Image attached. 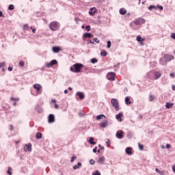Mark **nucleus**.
Instances as JSON below:
<instances>
[{"instance_id": "41", "label": "nucleus", "mask_w": 175, "mask_h": 175, "mask_svg": "<svg viewBox=\"0 0 175 175\" xmlns=\"http://www.w3.org/2000/svg\"><path fill=\"white\" fill-rule=\"evenodd\" d=\"M150 102H152L154 100V96L150 95L149 97Z\"/></svg>"}, {"instance_id": "39", "label": "nucleus", "mask_w": 175, "mask_h": 175, "mask_svg": "<svg viewBox=\"0 0 175 175\" xmlns=\"http://www.w3.org/2000/svg\"><path fill=\"white\" fill-rule=\"evenodd\" d=\"M110 47H111V42L107 41V48L110 49Z\"/></svg>"}, {"instance_id": "33", "label": "nucleus", "mask_w": 175, "mask_h": 175, "mask_svg": "<svg viewBox=\"0 0 175 175\" xmlns=\"http://www.w3.org/2000/svg\"><path fill=\"white\" fill-rule=\"evenodd\" d=\"M138 146L139 150H141L142 151H143V150H144V146L142 145L140 143L138 144Z\"/></svg>"}, {"instance_id": "52", "label": "nucleus", "mask_w": 175, "mask_h": 175, "mask_svg": "<svg viewBox=\"0 0 175 175\" xmlns=\"http://www.w3.org/2000/svg\"><path fill=\"white\" fill-rule=\"evenodd\" d=\"M97 149H98V147H95L94 149H93V152H96V151H97Z\"/></svg>"}, {"instance_id": "34", "label": "nucleus", "mask_w": 175, "mask_h": 175, "mask_svg": "<svg viewBox=\"0 0 175 175\" xmlns=\"http://www.w3.org/2000/svg\"><path fill=\"white\" fill-rule=\"evenodd\" d=\"M25 65V63L23 61H20L19 62V66L23 68Z\"/></svg>"}, {"instance_id": "4", "label": "nucleus", "mask_w": 175, "mask_h": 175, "mask_svg": "<svg viewBox=\"0 0 175 175\" xmlns=\"http://www.w3.org/2000/svg\"><path fill=\"white\" fill-rule=\"evenodd\" d=\"M135 25H142L143 24H145L146 20L142 18H138L136 20L133 21V22Z\"/></svg>"}, {"instance_id": "8", "label": "nucleus", "mask_w": 175, "mask_h": 175, "mask_svg": "<svg viewBox=\"0 0 175 175\" xmlns=\"http://www.w3.org/2000/svg\"><path fill=\"white\" fill-rule=\"evenodd\" d=\"M57 64H58V62L55 59H53V60L51 61L50 62L46 63L45 65L47 68H51V66H53V65H57Z\"/></svg>"}, {"instance_id": "2", "label": "nucleus", "mask_w": 175, "mask_h": 175, "mask_svg": "<svg viewBox=\"0 0 175 175\" xmlns=\"http://www.w3.org/2000/svg\"><path fill=\"white\" fill-rule=\"evenodd\" d=\"M61 27V24L58 21H53L49 24L51 31H58Z\"/></svg>"}, {"instance_id": "16", "label": "nucleus", "mask_w": 175, "mask_h": 175, "mask_svg": "<svg viewBox=\"0 0 175 175\" xmlns=\"http://www.w3.org/2000/svg\"><path fill=\"white\" fill-rule=\"evenodd\" d=\"M154 76L155 80H158V79H159L162 76V74H161V72H155Z\"/></svg>"}, {"instance_id": "51", "label": "nucleus", "mask_w": 175, "mask_h": 175, "mask_svg": "<svg viewBox=\"0 0 175 175\" xmlns=\"http://www.w3.org/2000/svg\"><path fill=\"white\" fill-rule=\"evenodd\" d=\"M171 38L172 39H175V33H172Z\"/></svg>"}, {"instance_id": "20", "label": "nucleus", "mask_w": 175, "mask_h": 175, "mask_svg": "<svg viewBox=\"0 0 175 175\" xmlns=\"http://www.w3.org/2000/svg\"><path fill=\"white\" fill-rule=\"evenodd\" d=\"M52 50L53 53H59V51H61L59 46H54Z\"/></svg>"}, {"instance_id": "35", "label": "nucleus", "mask_w": 175, "mask_h": 175, "mask_svg": "<svg viewBox=\"0 0 175 175\" xmlns=\"http://www.w3.org/2000/svg\"><path fill=\"white\" fill-rule=\"evenodd\" d=\"M7 173L9 174V175H12V167H8V170L7 171Z\"/></svg>"}, {"instance_id": "25", "label": "nucleus", "mask_w": 175, "mask_h": 175, "mask_svg": "<svg viewBox=\"0 0 175 175\" xmlns=\"http://www.w3.org/2000/svg\"><path fill=\"white\" fill-rule=\"evenodd\" d=\"M125 103L126 105H131V103H132V102L131 101V98H129V96L126 97Z\"/></svg>"}, {"instance_id": "14", "label": "nucleus", "mask_w": 175, "mask_h": 175, "mask_svg": "<svg viewBox=\"0 0 175 175\" xmlns=\"http://www.w3.org/2000/svg\"><path fill=\"white\" fill-rule=\"evenodd\" d=\"M35 110L36 111H37L38 113H43V109L40 107L39 105H36L35 107Z\"/></svg>"}, {"instance_id": "9", "label": "nucleus", "mask_w": 175, "mask_h": 175, "mask_svg": "<svg viewBox=\"0 0 175 175\" xmlns=\"http://www.w3.org/2000/svg\"><path fill=\"white\" fill-rule=\"evenodd\" d=\"M48 122L49 124H53V122H55V116L54 114H49L48 118Z\"/></svg>"}, {"instance_id": "22", "label": "nucleus", "mask_w": 175, "mask_h": 175, "mask_svg": "<svg viewBox=\"0 0 175 175\" xmlns=\"http://www.w3.org/2000/svg\"><path fill=\"white\" fill-rule=\"evenodd\" d=\"M173 106H174V104L173 103H166L165 104L166 109H170L171 107H173Z\"/></svg>"}, {"instance_id": "13", "label": "nucleus", "mask_w": 175, "mask_h": 175, "mask_svg": "<svg viewBox=\"0 0 175 175\" xmlns=\"http://www.w3.org/2000/svg\"><path fill=\"white\" fill-rule=\"evenodd\" d=\"M109 125V122L107 120H103L102 123L100 124L101 128H106Z\"/></svg>"}, {"instance_id": "31", "label": "nucleus", "mask_w": 175, "mask_h": 175, "mask_svg": "<svg viewBox=\"0 0 175 175\" xmlns=\"http://www.w3.org/2000/svg\"><path fill=\"white\" fill-rule=\"evenodd\" d=\"M100 55H102L103 57H106V55H107V52L106 51H101Z\"/></svg>"}, {"instance_id": "23", "label": "nucleus", "mask_w": 175, "mask_h": 175, "mask_svg": "<svg viewBox=\"0 0 175 175\" xmlns=\"http://www.w3.org/2000/svg\"><path fill=\"white\" fill-rule=\"evenodd\" d=\"M102 118H106V116H105L104 114H100L96 117V120H102Z\"/></svg>"}, {"instance_id": "49", "label": "nucleus", "mask_w": 175, "mask_h": 175, "mask_svg": "<svg viewBox=\"0 0 175 175\" xmlns=\"http://www.w3.org/2000/svg\"><path fill=\"white\" fill-rule=\"evenodd\" d=\"M157 8H159V9L160 10H163V7L162 6V5H157Z\"/></svg>"}, {"instance_id": "44", "label": "nucleus", "mask_w": 175, "mask_h": 175, "mask_svg": "<svg viewBox=\"0 0 175 175\" xmlns=\"http://www.w3.org/2000/svg\"><path fill=\"white\" fill-rule=\"evenodd\" d=\"M90 165H95V161H94V159H91L90 161Z\"/></svg>"}, {"instance_id": "56", "label": "nucleus", "mask_w": 175, "mask_h": 175, "mask_svg": "<svg viewBox=\"0 0 175 175\" xmlns=\"http://www.w3.org/2000/svg\"><path fill=\"white\" fill-rule=\"evenodd\" d=\"M155 172H156L157 173H161V171H159V170L158 168H156V169H155Z\"/></svg>"}, {"instance_id": "1", "label": "nucleus", "mask_w": 175, "mask_h": 175, "mask_svg": "<svg viewBox=\"0 0 175 175\" xmlns=\"http://www.w3.org/2000/svg\"><path fill=\"white\" fill-rule=\"evenodd\" d=\"M83 68H84V65L80 63H77L70 68V70L74 73H80Z\"/></svg>"}, {"instance_id": "57", "label": "nucleus", "mask_w": 175, "mask_h": 175, "mask_svg": "<svg viewBox=\"0 0 175 175\" xmlns=\"http://www.w3.org/2000/svg\"><path fill=\"white\" fill-rule=\"evenodd\" d=\"M0 17H3V13L0 10Z\"/></svg>"}, {"instance_id": "3", "label": "nucleus", "mask_w": 175, "mask_h": 175, "mask_svg": "<svg viewBox=\"0 0 175 175\" xmlns=\"http://www.w3.org/2000/svg\"><path fill=\"white\" fill-rule=\"evenodd\" d=\"M111 103L116 111L120 110V105L118 104V100H117V98H111Z\"/></svg>"}, {"instance_id": "60", "label": "nucleus", "mask_w": 175, "mask_h": 175, "mask_svg": "<svg viewBox=\"0 0 175 175\" xmlns=\"http://www.w3.org/2000/svg\"><path fill=\"white\" fill-rule=\"evenodd\" d=\"M106 144H107V146H110V140H108Z\"/></svg>"}, {"instance_id": "6", "label": "nucleus", "mask_w": 175, "mask_h": 175, "mask_svg": "<svg viewBox=\"0 0 175 175\" xmlns=\"http://www.w3.org/2000/svg\"><path fill=\"white\" fill-rule=\"evenodd\" d=\"M164 59L165 60V62H170V61L174 59V56L169 54H164Z\"/></svg>"}, {"instance_id": "55", "label": "nucleus", "mask_w": 175, "mask_h": 175, "mask_svg": "<svg viewBox=\"0 0 175 175\" xmlns=\"http://www.w3.org/2000/svg\"><path fill=\"white\" fill-rule=\"evenodd\" d=\"M8 70H9V72H12V70H13V68L8 67Z\"/></svg>"}, {"instance_id": "21", "label": "nucleus", "mask_w": 175, "mask_h": 175, "mask_svg": "<svg viewBox=\"0 0 175 175\" xmlns=\"http://www.w3.org/2000/svg\"><path fill=\"white\" fill-rule=\"evenodd\" d=\"M144 41V39L142 38V36H137V42H139L141 43V44L143 46V42Z\"/></svg>"}, {"instance_id": "37", "label": "nucleus", "mask_w": 175, "mask_h": 175, "mask_svg": "<svg viewBox=\"0 0 175 175\" xmlns=\"http://www.w3.org/2000/svg\"><path fill=\"white\" fill-rule=\"evenodd\" d=\"M5 66H6V63H5L4 62L2 63H0V69L1 68H5Z\"/></svg>"}, {"instance_id": "17", "label": "nucleus", "mask_w": 175, "mask_h": 175, "mask_svg": "<svg viewBox=\"0 0 175 175\" xmlns=\"http://www.w3.org/2000/svg\"><path fill=\"white\" fill-rule=\"evenodd\" d=\"M125 152H126V154H127V155H131L132 154V148H131V147L126 148L125 150Z\"/></svg>"}, {"instance_id": "18", "label": "nucleus", "mask_w": 175, "mask_h": 175, "mask_svg": "<svg viewBox=\"0 0 175 175\" xmlns=\"http://www.w3.org/2000/svg\"><path fill=\"white\" fill-rule=\"evenodd\" d=\"M122 113H119L118 115L116 116V120H119V121L121 122L122 121Z\"/></svg>"}, {"instance_id": "5", "label": "nucleus", "mask_w": 175, "mask_h": 175, "mask_svg": "<svg viewBox=\"0 0 175 175\" xmlns=\"http://www.w3.org/2000/svg\"><path fill=\"white\" fill-rule=\"evenodd\" d=\"M107 79L109 80V81H114V80H116V73L108 72L107 74Z\"/></svg>"}, {"instance_id": "42", "label": "nucleus", "mask_w": 175, "mask_h": 175, "mask_svg": "<svg viewBox=\"0 0 175 175\" xmlns=\"http://www.w3.org/2000/svg\"><path fill=\"white\" fill-rule=\"evenodd\" d=\"M92 175H100V172L98 170H96L95 173H93Z\"/></svg>"}, {"instance_id": "11", "label": "nucleus", "mask_w": 175, "mask_h": 175, "mask_svg": "<svg viewBox=\"0 0 175 175\" xmlns=\"http://www.w3.org/2000/svg\"><path fill=\"white\" fill-rule=\"evenodd\" d=\"M105 161H106L105 156L99 157L97 160V163H99L100 165H103V163H105Z\"/></svg>"}, {"instance_id": "46", "label": "nucleus", "mask_w": 175, "mask_h": 175, "mask_svg": "<svg viewBox=\"0 0 175 175\" xmlns=\"http://www.w3.org/2000/svg\"><path fill=\"white\" fill-rule=\"evenodd\" d=\"M9 129H10V131H13V129H14V126H13V125L10 124V125L9 126Z\"/></svg>"}, {"instance_id": "36", "label": "nucleus", "mask_w": 175, "mask_h": 175, "mask_svg": "<svg viewBox=\"0 0 175 175\" xmlns=\"http://www.w3.org/2000/svg\"><path fill=\"white\" fill-rule=\"evenodd\" d=\"M8 10H14V5H10L9 7H8Z\"/></svg>"}, {"instance_id": "30", "label": "nucleus", "mask_w": 175, "mask_h": 175, "mask_svg": "<svg viewBox=\"0 0 175 175\" xmlns=\"http://www.w3.org/2000/svg\"><path fill=\"white\" fill-rule=\"evenodd\" d=\"M90 62H92V64H96V62H98V59L92 58L91 59Z\"/></svg>"}, {"instance_id": "10", "label": "nucleus", "mask_w": 175, "mask_h": 175, "mask_svg": "<svg viewBox=\"0 0 175 175\" xmlns=\"http://www.w3.org/2000/svg\"><path fill=\"white\" fill-rule=\"evenodd\" d=\"M23 150L25 152L29 151V152H31V151H32V144H29L27 145H25L23 148Z\"/></svg>"}, {"instance_id": "28", "label": "nucleus", "mask_w": 175, "mask_h": 175, "mask_svg": "<svg viewBox=\"0 0 175 175\" xmlns=\"http://www.w3.org/2000/svg\"><path fill=\"white\" fill-rule=\"evenodd\" d=\"M79 166H81V163L80 162H79L77 165L73 166L74 170H77V169H79Z\"/></svg>"}, {"instance_id": "29", "label": "nucleus", "mask_w": 175, "mask_h": 175, "mask_svg": "<svg viewBox=\"0 0 175 175\" xmlns=\"http://www.w3.org/2000/svg\"><path fill=\"white\" fill-rule=\"evenodd\" d=\"M36 137L38 139H40V138L42 137V133H37L36 135Z\"/></svg>"}, {"instance_id": "40", "label": "nucleus", "mask_w": 175, "mask_h": 175, "mask_svg": "<svg viewBox=\"0 0 175 175\" xmlns=\"http://www.w3.org/2000/svg\"><path fill=\"white\" fill-rule=\"evenodd\" d=\"M85 29H86V31H88V32H90V31H91V26L87 25L85 27Z\"/></svg>"}, {"instance_id": "26", "label": "nucleus", "mask_w": 175, "mask_h": 175, "mask_svg": "<svg viewBox=\"0 0 175 175\" xmlns=\"http://www.w3.org/2000/svg\"><path fill=\"white\" fill-rule=\"evenodd\" d=\"M88 142L90 143V144H92L93 146H95V144H96V142H94V137H92L90 138Z\"/></svg>"}, {"instance_id": "59", "label": "nucleus", "mask_w": 175, "mask_h": 175, "mask_svg": "<svg viewBox=\"0 0 175 175\" xmlns=\"http://www.w3.org/2000/svg\"><path fill=\"white\" fill-rule=\"evenodd\" d=\"M166 148H170V144H167L166 146H165Z\"/></svg>"}, {"instance_id": "7", "label": "nucleus", "mask_w": 175, "mask_h": 175, "mask_svg": "<svg viewBox=\"0 0 175 175\" xmlns=\"http://www.w3.org/2000/svg\"><path fill=\"white\" fill-rule=\"evenodd\" d=\"M33 88L36 90L38 95L42 94V86L40 84L36 83L33 85Z\"/></svg>"}, {"instance_id": "53", "label": "nucleus", "mask_w": 175, "mask_h": 175, "mask_svg": "<svg viewBox=\"0 0 175 175\" xmlns=\"http://www.w3.org/2000/svg\"><path fill=\"white\" fill-rule=\"evenodd\" d=\"M51 102H52V103H57V100H55V99H52V100H51Z\"/></svg>"}, {"instance_id": "24", "label": "nucleus", "mask_w": 175, "mask_h": 175, "mask_svg": "<svg viewBox=\"0 0 175 175\" xmlns=\"http://www.w3.org/2000/svg\"><path fill=\"white\" fill-rule=\"evenodd\" d=\"M83 38H88L89 39H90V38H92V35L91 34V33H85L83 34Z\"/></svg>"}, {"instance_id": "15", "label": "nucleus", "mask_w": 175, "mask_h": 175, "mask_svg": "<svg viewBox=\"0 0 175 175\" xmlns=\"http://www.w3.org/2000/svg\"><path fill=\"white\" fill-rule=\"evenodd\" d=\"M77 96L79 97V99H84L85 98V96L81 92H77Z\"/></svg>"}, {"instance_id": "43", "label": "nucleus", "mask_w": 175, "mask_h": 175, "mask_svg": "<svg viewBox=\"0 0 175 175\" xmlns=\"http://www.w3.org/2000/svg\"><path fill=\"white\" fill-rule=\"evenodd\" d=\"M77 159V157H76V156H73L71 158L70 162H75V159Z\"/></svg>"}, {"instance_id": "32", "label": "nucleus", "mask_w": 175, "mask_h": 175, "mask_svg": "<svg viewBox=\"0 0 175 175\" xmlns=\"http://www.w3.org/2000/svg\"><path fill=\"white\" fill-rule=\"evenodd\" d=\"M10 100H15V102H18V100H20V98H18V97H16V98L11 97Z\"/></svg>"}, {"instance_id": "61", "label": "nucleus", "mask_w": 175, "mask_h": 175, "mask_svg": "<svg viewBox=\"0 0 175 175\" xmlns=\"http://www.w3.org/2000/svg\"><path fill=\"white\" fill-rule=\"evenodd\" d=\"M55 109H58L59 106L57 104H55Z\"/></svg>"}, {"instance_id": "62", "label": "nucleus", "mask_w": 175, "mask_h": 175, "mask_svg": "<svg viewBox=\"0 0 175 175\" xmlns=\"http://www.w3.org/2000/svg\"><path fill=\"white\" fill-rule=\"evenodd\" d=\"M172 90H173V91H175V85H172Z\"/></svg>"}, {"instance_id": "47", "label": "nucleus", "mask_w": 175, "mask_h": 175, "mask_svg": "<svg viewBox=\"0 0 175 175\" xmlns=\"http://www.w3.org/2000/svg\"><path fill=\"white\" fill-rule=\"evenodd\" d=\"M89 14L90 16H94V14H95V11L92 12V11H89Z\"/></svg>"}, {"instance_id": "58", "label": "nucleus", "mask_w": 175, "mask_h": 175, "mask_svg": "<svg viewBox=\"0 0 175 175\" xmlns=\"http://www.w3.org/2000/svg\"><path fill=\"white\" fill-rule=\"evenodd\" d=\"M98 147H100V150H105V147L102 146L101 145H98Z\"/></svg>"}, {"instance_id": "50", "label": "nucleus", "mask_w": 175, "mask_h": 175, "mask_svg": "<svg viewBox=\"0 0 175 175\" xmlns=\"http://www.w3.org/2000/svg\"><path fill=\"white\" fill-rule=\"evenodd\" d=\"M30 29H32L33 33H35V32H36V29H33L32 27H30Z\"/></svg>"}, {"instance_id": "12", "label": "nucleus", "mask_w": 175, "mask_h": 175, "mask_svg": "<svg viewBox=\"0 0 175 175\" xmlns=\"http://www.w3.org/2000/svg\"><path fill=\"white\" fill-rule=\"evenodd\" d=\"M116 137L117 139H122V137H124V132L122 131H118Z\"/></svg>"}, {"instance_id": "38", "label": "nucleus", "mask_w": 175, "mask_h": 175, "mask_svg": "<svg viewBox=\"0 0 175 175\" xmlns=\"http://www.w3.org/2000/svg\"><path fill=\"white\" fill-rule=\"evenodd\" d=\"M152 9H157V7H155L154 5H150L148 7V10H152Z\"/></svg>"}, {"instance_id": "48", "label": "nucleus", "mask_w": 175, "mask_h": 175, "mask_svg": "<svg viewBox=\"0 0 175 175\" xmlns=\"http://www.w3.org/2000/svg\"><path fill=\"white\" fill-rule=\"evenodd\" d=\"M93 42H96V43H99V40L97 38L93 39Z\"/></svg>"}, {"instance_id": "54", "label": "nucleus", "mask_w": 175, "mask_h": 175, "mask_svg": "<svg viewBox=\"0 0 175 175\" xmlns=\"http://www.w3.org/2000/svg\"><path fill=\"white\" fill-rule=\"evenodd\" d=\"M170 76L171 77H174L175 75H174V73L172 72V73L170 74Z\"/></svg>"}, {"instance_id": "19", "label": "nucleus", "mask_w": 175, "mask_h": 175, "mask_svg": "<svg viewBox=\"0 0 175 175\" xmlns=\"http://www.w3.org/2000/svg\"><path fill=\"white\" fill-rule=\"evenodd\" d=\"M119 13L122 16H124V14H126V10H125V8H120L119 10Z\"/></svg>"}, {"instance_id": "63", "label": "nucleus", "mask_w": 175, "mask_h": 175, "mask_svg": "<svg viewBox=\"0 0 175 175\" xmlns=\"http://www.w3.org/2000/svg\"><path fill=\"white\" fill-rule=\"evenodd\" d=\"M89 43L92 44H94V42L92 40H90L89 41Z\"/></svg>"}, {"instance_id": "45", "label": "nucleus", "mask_w": 175, "mask_h": 175, "mask_svg": "<svg viewBox=\"0 0 175 175\" xmlns=\"http://www.w3.org/2000/svg\"><path fill=\"white\" fill-rule=\"evenodd\" d=\"M23 28H24V29L26 30V31H28V29H29V27L27 26V25H25Z\"/></svg>"}, {"instance_id": "64", "label": "nucleus", "mask_w": 175, "mask_h": 175, "mask_svg": "<svg viewBox=\"0 0 175 175\" xmlns=\"http://www.w3.org/2000/svg\"><path fill=\"white\" fill-rule=\"evenodd\" d=\"M64 94H68V90H64Z\"/></svg>"}, {"instance_id": "27", "label": "nucleus", "mask_w": 175, "mask_h": 175, "mask_svg": "<svg viewBox=\"0 0 175 175\" xmlns=\"http://www.w3.org/2000/svg\"><path fill=\"white\" fill-rule=\"evenodd\" d=\"M159 63L161 64V65H166V64H167L166 60H165V59H163L162 57L160 59Z\"/></svg>"}]
</instances>
